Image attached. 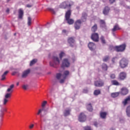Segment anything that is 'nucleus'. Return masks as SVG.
I'll return each mask as SVG.
<instances>
[{
    "label": "nucleus",
    "instance_id": "27",
    "mask_svg": "<svg viewBox=\"0 0 130 130\" xmlns=\"http://www.w3.org/2000/svg\"><path fill=\"white\" fill-rule=\"evenodd\" d=\"M97 24H94L93 26L91 27L92 32H95L97 31Z\"/></svg>",
    "mask_w": 130,
    "mask_h": 130
},
{
    "label": "nucleus",
    "instance_id": "15",
    "mask_svg": "<svg viewBox=\"0 0 130 130\" xmlns=\"http://www.w3.org/2000/svg\"><path fill=\"white\" fill-rule=\"evenodd\" d=\"M109 11H110V8L106 6V7L104 8L103 13L104 15H105V16H107V15L109 14Z\"/></svg>",
    "mask_w": 130,
    "mask_h": 130
},
{
    "label": "nucleus",
    "instance_id": "8",
    "mask_svg": "<svg viewBox=\"0 0 130 130\" xmlns=\"http://www.w3.org/2000/svg\"><path fill=\"white\" fill-rule=\"evenodd\" d=\"M91 39L94 42L99 41V35L98 33H93L91 35Z\"/></svg>",
    "mask_w": 130,
    "mask_h": 130
},
{
    "label": "nucleus",
    "instance_id": "20",
    "mask_svg": "<svg viewBox=\"0 0 130 130\" xmlns=\"http://www.w3.org/2000/svg\"><path fill=\"white\" fill-rule=\"evenodd\" d=\"M130 101V96H127L126 99L124 100V101L122 102L123 105L125 106L126 104H127L128 102H129Z\"/></svg>",
    "mask_w": 130,
    "mask_h": 130
},
{
    "label": "nucleus",
    "instance_id": "22",
    "mask_svg": "<svg viewBox=\"0 0 130 130\" xmlns=\"http://www.w3.org/2000/svg\"><path fill=\"white\" fill-rule=\"evenodd\" d=\"M9 74V71H6L2 76L1 81H5L6 80V76Z\"/></svg>",
    "mask_w": 130,
    "mask_h": 130
},
{
    "label": "nucleus",
    "instance_id": "32",
    "mask_svg": "<svg viewBox=\"0 0 130 130\" xmlns=\"http://www.w3.org/2000/svg\"><path fill=\"white\" fill-rule=\"evenodd\" d=\"M100 24L101 26H103V27H105V26H106L105 20H104L102 19L100 20Z\"/></svg>",
    "mask_w": 130,
    "mask_h": 130
},
{
    "label": "nucleus",
    "instance_id": "21",
    "mask_svg": "<svg viewBox=\"0 0 130 130\" xmlns=\"http://www.w3.org/2000/svg\"><path fill=\"white\" fill-rule=\"evenodd\" d=\"M102 69L103 71H105V72H106V71L108 70V66H107V64L105 63H103L102 64Z\"/></svg>",
    "mask_w": 130,
    "mask_h": 130
},
{
    "label": "nucleus",
    "instance_id": "9",
    "mask_svg": "<svg viewBox=\"0 0 130 130\" xmlns=\"http://www.w3.org/2000/svg\"><path fill=\"white\" fill-rule=\"evenodd\" d=\"M126 78V73L125 72H121L118 76V79L120 81H123Z\"/></svg>",
    "mask_w": 130,
    "mask_h": 130
},
{
    "label": "nucleus",
    "instance_id": "13",
    "mask_svg": "<svg viewBox=\"0 0 130 130\" xmlns=\"http://www.w3.org/2000/svg\"><path fill=\"white\" fill-rule=\"evenodd\" d=\"M88 48L90 49V50H94V49H96V45L94 44V43L90 42L88 45Z\"/></svg>",
    "mask_w": 130,
    "mask_h": 130
},
{
    "label": "nucleus",
    "instance_id": "11",
    "mask_svg": "<svg viewBox=\"0 0 130 130\" xmlns=\"http://www.w3.org/2000/svg\"><path fill=\"white\" fill-rule=\"evenodd\" d=\"M86 117L84 113H81L79 117L78 120L80 122H84V121H86Z\"/></svg>",
    "mask_w": 130,
    "mask_h": 130
},
{
    "label": "nucleus",
    "instance_id": "50",
    "mask_svg": "<svg viewBox=\"0 0 130 130\" xmlns=\"http://www.w3.org/2000/svg\"><path fill=\"white\" fill-rule=\"evenodd\" d=\"M27 85H23V86H22V88H23V89H24V90H27Z\"/></svg>",
    "mask_w": 130,
    "mask_h": 130
},
{
    "label": "nucleus",
    "instance_id": "38",
    "mask_svg": "<svg viewBox=\"0 0 130 130\" xmlns=\"http://www.w3.org/2000/svg\"><path fill=\"white\" fill-rule=\"evenodd\" d=\"M8 102L9 99L4 98L3 100V105H7V103Z\"/></svg>",
    "mask_w": 130,
    "mask_h": 130
},
{
    "label": "nucleus",
    "instance_id": "35",
    "mask_svg": "<svg viewBox=\"0 0 130 130\" xmlns=\"http://www.w3.org/2000/svg\"><path fill=\"white\" fill-rule=\"evenodd\" d=\"M70 75V72L69 71H65L64 72V75H63V77H64V79L67 78V76H69Z\"/></svg>",
    "mask_w": 130,
    "mask_h": 130
},
{
    "label": "nucleus",
    "instance_id": "17",
    "mask_svg": "<svg viewBox=\"0 0 130 130\" xmlns=\"http://www.w3.org/2000/svg\"><path fill=\"white\" fill-rule=\"evenodd\" d=\"M68 43H69V44H70V46L73 47V46H74V45H73L72 44H74V43H75V40L74 39V38H69L68 40Z\"/></svg>",
    "mask_w": 130,
    "mask_h": 130
},
{
    "label": "nucleus",
    "instance_id": "12",
    "mask_svg": "<svg viewBox=\"0 0 130 130\" xmlns=\"http://www.w3.org/2000/svg\"><path fill=\"white\" fill-rule=\"evenodd\" d=\"M120 93L121 95H123V96L127 95L128 94V89L126 87H122L121 89Z\"/></svg>",
    "mask_w": 130,
    "mask_h": 130
},
{
    "label": "nucleus",
    "instance_id": "1",
    "mask_svg": "<svg viewBox=\"0 0 130 130\" xmlns=\"http://www.w3.org/2000/svg\"><path fill=\"white\" fill-rule=\"evenodd\" d=\"M72 12L71 11V10H69L67 12H66L65 14V20L67 21L69 25H73V24H74V19L70 18Z\"/></svg>",
    "mask_w": 130,
    "mask_h": 130
},
{
    "label": "nucleus",
    "instance_id": "19",
    "mask_svg": "<svg viewBox=\"0 0 130 130\" xmlns=\"http://www.w3.org/2000/svg\"><path fill=\"white\" fill-rule=\"evenodd\" d=\"M14 87H15V85L14 84H12L11 85H10V87L7 89V92H8V93H11L12 94V93H13V88H14Z\"/></svg>",
    "mask_w": 130,
    "mask_h": 130
},
{
    "label": "nucleus",
    "instance_id": "42",
    "mask_svg": "<svg viewBox=\"0 0 130 130\" xmlns=\"http://www.w3.org/2000/svg\"><path fill=\"white\" fill-rule=\"evenodd\" d=\"M61 77V74L58 73V74H56V78L58 80H59V79H60Z\"/></svg>",
    "mask_w": 130,
    "mask_h": 130
},
{
    "label": "nucleus",
    "instance_id": "49",
    "mask_svg": "<svg viewBox=\"0 0 130 130\" xmlns=\"http://www.w3.org/2000/svg\"><path fill=\"white\" fill-rule=\"evenodd\" d=\"M116 0H109L110 4H113Z\"/></svg>",
    "mask_w": 130,
    "mask_h": 130
},
{
    "label": "nucleus",
    "instance_id": "60",
    "mask_svg": "<svg viewBox=\"0 0 130 130\" xmlns=\"http://www.w3.org/2000/svg\"><path fill=\"white\" fill-rule=\"evenodd\" d=\"M14 35L16 36V34H14Z\"/></svg>",
    "mask_w": 130,
    "mask_h": 130
},
{
    "label": "nucleus",
    "instance_id": "37",
    "mask_svg": "<svg viewBox=\"0 0 130 130\" xmlns=\"http://www.w3.org/2000/svg\"><path fill=\"white\" fill-rule=\"evenodd\" d=\"M103 61L106 62L109 60V56H106L103 59Z\"/></svg>",
    "mask_w": 130,
    "mask_h": 130
},
{
    "label": "nucleus",
    "instance_id": "24",
    "mask_svg": "<svg viewBox=\"0 0 130 130\" xmlns=\"http://www.w3.org/2000/svg\"><path fill=\"white\" fill-rule=\"evenodd\" d=\"M42 111H43V108L40 109L37 113V115H40V117H43L44 115H42Z\"/></svg>",
    "mask_w": 130,
    "mask_h": 130
},
{
    "label": "nucleus",
    "instance_id": "53",
    "mask_svg": "<svg viewBox=\"0 0 130 130\" xmlns=\"http://www.w3.org/2000/svg\"><path fill=\"white\" fill-rule=\"evenodd\" d=\"M26 7H27V8H31L32 5H29V4H27V5H26Z\"/></svg>",
    "mask_w": 130,
    "mask_h": 130
},
{
    "label": "nucleus",
    "instance_id": "34",
    "mask_svg": "<svg viewBox=\"0 0 130 130\" xmlns=\"http://www.w3.org/2000/svg\"><path fill=\"white\" fill-rule=\"evenodd\" d=\"M126 112L127 113V116L130 117V105L127 107Z\"/></svg>",
    "mask_w": 130,
    "mask_h": 130
},
{
    "label": "nucleus",
    "instance_id": "6",
    "mask_svg": "<svg viewBox=\"0 0 130 130\" xmlns=\"http://www.w3.org/2000/svg\"><path fill=\"white\" fill-rule=\"evenodd\" d=\"M104 81L102 79H99V80L95 81L94 82V85L95 87H101L104 86Z\"/></svg>",
    "mask_w": 130,
    "mask_h": 130
},
{
    "label": "nucleus",
    "instance_id": "46",
    "mask_svg": "<svg viewBox=\"0 0 130 130\" xmlns=\"http://www.w3.org/2000/svg\"><path fill=\"white\" fill-rule=\"evenodd\" d=\"M84 130H91V127L85 126V127H84Z\"/></svg>",
    "mask_w": 130,
    "mask_h": 130
},
{
    "label": "nucleus",
    "instance_id": "31",
    "mask_svg": "<svg viewBox=\"0 0 130 130\" xmlns=\"http://www.w3.org/2000/svg\"><path fill=\"white\" fill-rule=\"evenodd\" d=\"M119 95V92H114L111 93V96L113 98H115Z\"/></svg>",
    "mask_w": 130,
    "mask_h": 130
},
{
    "label": "nucleus",
    "instance_id": "40",
    "mask_svg": "<svg viewBox=\"0 0 130 130\" xmlns=\"http://www.w3.org/2000/svg\"><path fill=\"white\" fill-rule=\"evenodd\" d=\"M31 21H32V19H31V17H28V21H27V24L28 26L31 25Z\"/></svg>",
    "mask_w": 130,
    "mask_h": 130
},
{
    "label": "nucleus",
    "instance_id": "43",
    "mask_svg": "<svg viewBox=\"0 0 130 130\" xmlns=\"http://www.w3.org/2000/svg\"><path fill=\"white\" fill-rule=\"evenodd\" d=\"M46 104H47V102L46 101H44L42 104V107H44Z\"/></svg>",
    "mask_w": 130,
    "mask_h": 130
},
{
    "label": "nucleus",
    "instance_id": "10",
    "mask_svg": "<svg viewBox=\"0 0 130 130\" xmlns=\"http://www.w3.org/2000/svg\"><path fill=\"white\" fill-rule=\"evenodd\" d=\"M61 9H67V8H71V4H69V2H64L62 3L60 6Z\"/></svg>",
    "mask_w": 130,
    "mask_h": 130
},
{
    "label": "nucleus",
    "instance_id": "23",
    "mask_svg": "<svg viewBox=\"0 0 130 130\" xmlns=\"http://www.w3.org/2000/svg\"><path fill=\"white\" fill-rule=\"evenodd\" d=\"M106 115H107V113L105 112H101L100 113V116L101 118H103V119L106 118Z\"/></svg>",
    "mask_w": 130,
    "mask_h": 130
},
{
    "label": "nucleus",
    "instance_id": "25",
    "mask_svg": "<svg viewBox=\"0 0 130 130\" xmlns=\"http://www.w3.org/2000/svg\"><path fill=\"white\" fill-rule=\"evenodd\" d=\"M86 108L88 111L92 112L93 111V108H92V105L91 104H88L86 106Z\"/></svg>",
    "mask_w": 130,
    "mask_h": 130
},
{
    "label": "nucleus",
    "instance_id": "41",
    "mask_svg": "<svg viewBox=\"0 0 130 130\" xmlns=\"http://www.w3.org/2000/svg\"><path fill=\"white\" fill-rule=\"evenodd\" d=\"M28 128L29 129H32L34 128V124L31 123L29 125Z\"/></svg>",
    "mask_w": 130,
    "mask_h": 130
},
{
    "label": "nucleus",
    "instance_id": "52",
    "mask_svg": "<svg viewBox=\"0 0 130 130\" xmlns=\"http://www.w3.org/2000/svg\"><path fill=\"white\" fill-rule=\"evenodd\" d=\"M112 62L113 63H115V58H113L112 59Z\"/></svg>",
    "mask_w": 130,
    "mask_h": 130
},
{
    "label": "nucleus",
    "instance_id": "48",
    "mask_svg": "<svg viewBox=\"0 0 130 130\" xmlns=\"http://www.w3.org/2000/svg\"><path fill=\"white\" fill-rule=\"evenodd\" d=\"M82 18H84V19L86 20V19H87V14H83Z\"/></svg>",
    "mask_w": 130,
    "mask_h": 130
},
{
    "label": "nucleus",
    "instance_id": "33",
    "mask_svg": "<svg viewBox=\"0 0 130 130\" xmlns=\"http://www.w3.org/2000/svg\"><path fill=\"white\" fill-rule=\"evenodd\" d=\"M37 62V59H34L30 61L29 65L30 67H32L33 64H35V63H36Z\"/></svg>",
    "mask_w": 130,
    "mask_h": 130
},
{
    "label": "nucleus",
    "instance_id": "57",
    "mask_svg": "<svg viewBox=\"0 0 130 130\" xmlns=\"http://www.w3.org/2000/svg\"><path fill=\"white\" fill-rule=\"evenodd\" d=\"M7 13H9L10 12V9H7L6 10Z\"/></svg>",
    "mask_w": 130,
    "mask_h": 130
},
{
    "label": "nucleus",
    "instance_id": "14",
    "mask_svg": "<svg viewBox=\"0 0 130 130\" xmlns=\"http://www.w3.org/2000/svg\"><path fill=\"white\" fill-rule=\"evenodd\" d=\"M29 74H30V69H27L22 73L21 77L23 78H27Z\"/></svg>",
    "mask_w": 130,
    "mask_h": 130
},
{
    "label": "nucleus",
    "instance_id": "5",
    "mask_svg": "<svg viewBox=\"0 0 130 130\" xmlns=\"http://www.w3.org/2000/svg\"><path fill=\"white\" fill-rule=\"evenodd\" d=\"M71 66L70 60L68 58H64L62 62L61 68H69Z\"/></svg>",
    "mask_w": 130,
    "mask_h": 130
},
{
    "label": "nucleus",
    "instance_id": "18",
    "mask_svg": "<svg viewBox=\"0 0 130 130\" xmlns=\"http://www.w3.org/2000/svg\"><path fill=\"white\" fill-rule=\"evenodd\" d=\"M111 84L114 86H120V83H119L116 80H112Z\"/></svg>",
    "mask_w": 130,
    "mask_h": 130
},
{
    "label": "nucleus",
    "instance_id": "54",
    "mask_svg": "<svg viewBox=\"0 0 130 130\" xmlns=\"http://www.w3.org/2000/svg\"><path fill=\"white\" fill-rule=\"evenodd\" d=\"M4 111H7V109H3L1 110V112H4Z\"/></svg>",
    "mask_w": 130,
    "mask_h": 130
},
{
    "label": "nucleus",
    "instance_id": "30",
    "mask_svg": "<svg viewBox=\"0 0 130 130\" xmlns=\"http://www.w3.org/2000/svg\"><path fill=\"white\" fill-rule=\"evenodd\" d=\"M101 93V91H100V89H96L94 90L93 94L95 96H98V95H99Z\"/></svg>",
    "mask_w": 130,
    "mask_h": 130
},
{
    "label": "nucleus",
    "instance_id": "59",
    "mask_svg": "<svg viewBox=\"0 0 130 130\" xmlns=\"http://www.w3.org/2000/svg\"><path fill=\"white\" fill-rule=\"evenodd\" d=\"M10 1H11V0H7V3H9V2H10Z\"/></svg>",
    "mask_w": 130,
    "mask_h": 130
},
{
    "label": "nucleus",
    "instance_id": "47",
    "mask_svg": "<svg viewBox=\"0 0 130 130\" xmlns=\"http://www.w3.org/2000/svg\"><path fill=\"white\" fill-rule=\"evenodd\" d=\"M49 11L52 12V13H53V14H55V11H54V9H53L52 8H50Z\"/></svg>",
    "mask_w": 130,
    "mask_h": 130
},
{
    "label": "nucleus",
    "instance_id": "7",
    "mask_svg": "<svg viewBox=\"0 0 130 130\" xmlns=\"http://www.w3.org/2000/svg\"><path fill=\"white\" fill-rule=\"evenodd\" d=\"M81 25H82V20L78 19L74 23V28L76 30H79L81 28Z\"/></svg>",
    "mask_w": 130,
    "mask_h": 130
},
{
    "label": "nucleus",
    "instance_id": "2",
    "mask_svg": "<svg viewBox=\"0 0 130 130\" xmlns=\"http://www.w3.org/2000/svg\"><path fill=\"white\" fill-rule=\"evenodd\" d=\"M53 61L50 62V66L54 68L56 64H59L60 61L59 59L57 56H53L52 58Z\"/></svg>",
    "mask_w": 130,
    "mask_h": 130
},
{
    "label": "nucleus",
    "instance_id": "26",
    "mask_svg": "<svg viewBox=\"0 0 130 130\" xmlns=\"http://www.w3.org/2000/svg\"><path fill=\"white\" fill-rule=\"evenodd\" d=\"M117 30H120V28H119V26H118V25L116 24L112 28V31L113 32H115V31H117Z\"/></svg>",
    "mask_w": 130,
    "mask_h": 130
},
{
    "label": "nucleus",
    "instance_id": "51",
    "mask_svg": "<svg viewBox=\"0 0 130 130\" xmlns=\"http://www.w3.org/2000/svg\"><path fill=\"white\" fill-rule=\"evenodd\" d=\"M83 93H88V90L87 89H83Z\"/></svg>",
    "mask_w": 130,
    "mask_h": 130
},
{
    "label": "nucleus",
    "instance_id": "28",
    "mask_svg": "<svg viewBox=\"0 0 130 130\" xmlns=\"http://www.w3.org/2000/svg\"><path fill=\"white\" fill-rule=\"evenodd\" d=\"M71 113V110H66L64 112V116H68V115H70Z\"/></svg>",
    "mask_w": 130,
    "mask_h": 130
},
{
    "label": "nucleus",
    "instance_id": "36",
    "mask_svg": "<svg viewBox=\"0 0 130 130\" xmlns=\"http://www.w3.org/2000/svg\"><path fill=\"white\" fill-rule=\"evenodd\" d=\"M66 55V54L63 52H61L59 54V56L60 59H62V57Z\"/></svg>",
    "mask_w": 130,
    "mask_h": 130
},
{
    "label": "nucleus",
    "instance_id": "29",
    "mask_svg": "<svg viewBox=\"0 0 130 130\" xmlns=\"http://www.w3.org/2000/svg\"><path fill=\"white\" fill-rule=\"evenodd\" d=\"M11 97H12V93H7L5 95V98L6 99H10Z\"/></svg>",
    "mask_w": 130,
    "mask_h": 130
},
{
    "label": "nucleus",
    "instance_id": "58",
    "mask_svg": "<svg viewBox=\"0 0 130 130\" xmlns=\"http://www.w3.org/2000/svg\"><path fill=\"white\" fill-rule=\"evenodd\" d=\"M19 82H17V83H16V85H17V86H19Z\"/></svg>",
    "mask_w": 130,
    "mask_h": 130
},
{
    "label": "nucleus",
    "instance_id": "4",
    "mask_svg": "<svg viewBox=\"0 0 130 130\" xmlns=\"http://www.w3.org/2000/svg\"><path fill=\"white\" fill-rule=\"evenodd\" d=\"M126 47V45L125 44H123L120 46H117L115 47V49L117 51V52H122L125 50V48Z\"/></svg>",
    "mask_w": 130,
    "mask_h": 130
},
{
    "label": "nucleus",
    "instance_id": "55",
    "mask_svg": "<svg viewBox=\"0 0 130 130\" xmlns=\"http://www.w3.org/2000/svg\"><path fill=\"white\" fill-rule=\"evenodd\" d=\"M94 125L95 126H97V125H98V123H97L96 122H94Z\"/></svg>",
    "mask_w": 130,
    "mask_h": 130
},
{
    "label": "nucleus",
    "instance_id": "39",
    "mask_svg": "<svg viewBox=\"0 0 130 130\" xmlns=\"http://www.w3.org/2000/svg\"><path fill=\"white\" fill-rule=\"evenodd\" d=\"M101 40L102 41V43H103V44H105V43H106V42L105 41V38H104V37L102 36L101 37Z\"/></svg>",
    "mask_w": 130,
    "mask_h": 130
},
{
    "label": "nucleus",
    "instance_id": "45",
    "mask_svg": "<svg viewBox=\"0 0 130 130\" xmlns=\"http://www.w3.org/2000/svg\"><path fill=\"white\" fill-rule=\"evenodd\" d=\"M63 79H62L60 80V84H62L63 83H64V80H66V78H64V77H63Z\"/></svg>",
    "mask_w": 130,
    "mask_h": 130
},
{
    "label": "nucleus",
    "instance_id": "56",
    "mask_svg": "<svg viewBox=\"0 0 130 130\" xmlns=\"http://www.w3.org/2000/svg\"><path fill=\"white\" fill-rule=\"evenodd\" d=\"M62 32L63 33H67V30L66 29H63V30H62Z\"/></svg>",
    "mask_w": 130,
    "mask_h": 130
},
{
    "label": "nucleus",
    "instance_id": "3",
    "mask_svg": "<svg viewBox=\"0 0 130 130\" xmlns=\"http://www.w3.org/2000/svg\"><path fill=\"white\" fill-rule=\"evenodd\" d=\"M127 64H128V61L125 58H122L119 62V66L121 69H124V68H126L127 67Z\"/></svg>",
    "mask_w": 130,
    "mask_h": 130
},
{
    "label": "nucleus",
    "instance_id": "16",
    "mask_svg": "<svg viewBox=\"0 0 130 130\" xmlns=\"http://www.w3.org/2000/svg\"><path fill=\"white\" fill-rule=\"evenodd\" d=\"M23 16H24V11L21 9L18 10V18L19 19H23Z\"/></svg>",
    "mask_w": 130,
    "mask_h": 130
},
{
    "label": "nucleus",
    "instance_id": "44",
    "mask_svg": "<svg viewBox=\"0 0 130 130\" xmlns=\"http://www.w3.org/2000/svg\"><path fill=\"white\" fill-rule=\"evenodd\" d=\"M110 78H111V79H115V78H116L115 74H111L110 75Z\"/></svg>",
    "mask_w": 130,
    "mask_h": 130
}]
</instances>
